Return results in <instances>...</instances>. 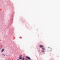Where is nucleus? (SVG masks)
Listing matches in <instances>:
<instances>
[{
  "label": "nucleus",
  "instance_id": "20e7f679",
  "mask_svg": "<svg viewBox=\"0 0 60 60\" xmlns=\"http://www.w3.org/2000/svg\"><path fill=\"white\" fill-rule=\"evenodd\" d=\"M4 51V49H3L2 50V51H1V52H3V51Z\"/></svg>",
  "mask_w": 60,
  "mask_h": 60
},
{
  "label": "nucleus",
  "instance_id": "0eeeda50",
  "mask_svg": "<svg viewBox=\"0 0 60 60\" xmlns=\"http://www.w3.org/2000/svg\"><path fill=\"white\" fill-rule=\"evenodd\" d=\"M25 59H24V58H23V59H22V60H24Z\"/></svg>",
  "mask_w": 60,
  "mask_h": 60
},
{
  "label": "nucleus",
  "instance_id": "39448f33",
  "mask_svg": "<svg viewBox=\"0 0 60 60\" xmlns=\"http://www.w3.org/2000/svg\"><path fill=\"white\" fill-rule=\"evenodd\" d=\"M22 55H21L20 56H19V57H21L22 56Z\"/></svg>",
  "mask_w": 60,
  "mask_h": 60
},
{
  "label": "nucleus",
  "instance_id": "423d86ee",
  "mask_svg": "<svg viewBox=\"0 0 60 60\" xmlns=\"http://www.w3.org/2000/svg\"><path fill=\"white\" fill-rule=\"evenodd\" d=\"M2 55H3V56H5V55H4V54H3Z\"/></svg>",
  "mask_w": 60,
  "mask_h": 60
},
{
  "label": "nucleus",
  "instance_id": "6e6552de",
  "mask_svg": "<svg viewBox=\"0 0 60 60\" xmlns=\"http://www.w3.org/2000/svg\"><path fill=\"white\" fill-rule=\"evenodd\" d=\"M19 60V59H17V60Z\"/></svg>",
  "mask_w": 60,
  "mask_h": 60
},
{
  "label": "nucleus",
  "instance_id": "f257e3e1",
  "mask_svg": "<svg viewBox=\"0 0 60 60\" xmlns=\"http://www.w3.org/2000/svg\"><path fill=\"white\" fill-rule=\"evenodd\" d=\"M40 47L43 50L42 51V52H44V50H45V49L44 47V46L43 45H40Z\"/></svg>",
  "mask_w": 60,
  "mask_h": 60
},
{
  "label": "nucleus",
  "instance_id": "7ed1b4c3",
  "mask_svg": "<svg viewBox=\"0 0 60 60\" xmlns=\"http://www.w3.org/2000/svg\"><path fill=\"white\" fill-rule=\"evenodd\" d=\"M22 58L21 57H19V59H22Z\"/></svg>",
  "mask_w": 60,
  "mask_h": 60
},
{
  "label": "nucleus",
  "instance_id": "1a4fd4ad",
  "mask_svg": "<svg viewBox=\"0 0 60 60\" xmlns=\"http://www.w3.org/2000/svg\"><path fill=\"white\" fill-rule=\"evenodd\" d=\"M1 49V48H0V50Z\"/></svg>",
  "mask_w": 60,
  "mask_h": 60
},
{
  "label": "nucleus",
  "instance_id": "f03ea898",
  "mask_svg": "<svg viewBox=\"0 0 60 60\" xmlns=\"http://www.w3.org/2000/svg\"><path fill=\"white\" fill-rule=\"evenodd\" d=\"M26 58H28V59H29V60H30V58L28 56H26Z\"/></svg>",
  "mask_w": 60,
  "mask_h": 60
}]
</instances>
